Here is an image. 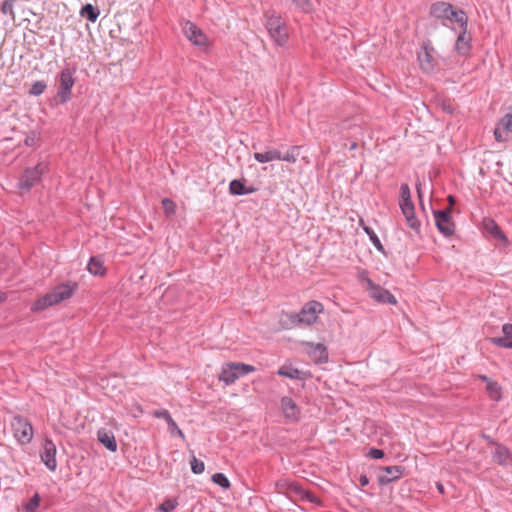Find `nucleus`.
Wrapping results in <instances>:
<instances>
[{
  "instance_id": "1",
  "label": "nucleus",
  "mask_w": 512,
  "mask_h": 512,
  "mask_svg": "<svg viewBox=\"0 0 512 512\" xmlns=\"http://www.w3.org/2000/svg\"><path fill=\"white\" fill-rule=\"evenodd\" d=\"M78 289V284L75 282H66L57 285L50 292L46 293L43 297L39 298L32 306L33 311H42L46 308L59 304L64 300L69 299L74 292Z\"/></svg>"
},
{
  "instance_id": "2",
  "label": "nucleus",
  "mask_w": 512,
  "mask_h": 512,
  "mask_svg": "<svg viewBox=\"0 0 512 512\" xmlns=\"http://www.w3.org/2000/svg\"><path fill=\"white\" fill-rule=\"evenodd\" d=\"M74 73L75 69L65 67L56 76L57 93L53 100L57 105L65 104L72 99V89L75 84Z\"/></svg>"
},
{
  "instance_id": "3",
  "label": "nucleus",
  "mask_w": 512,
  "mask_h": 512,
  "mask_svg": "<svg viewBox=\"0 0 512 512\" xmlns=\"http://www.w3.org/2000/svg\"><path fill=\"white\" fill-rule=\"evenodd\" d=\"M429 14L439 20H450L456 22L458 25L465 24V19L468 18L465 11L462 9H454L453 5L445 1H437L430 6Z\"/></svg>"
},
{
  "instance_id": "4",
  "label": "nucleus",
  "mask_w": 512,
  "mask_h": 512,
  "mask_svg": "<svg viewBox=\"0 0 512 512\" xmlns=\"http://www.w3.org/2000/svg\"><path fill=\"white\" fill-rule=\"evenodd\" d=\"M324 310L323 304L312 300L307 302L299 313L289 315V320L293 325L306 324L311 325L317 321L318 314Z\"/></svg>"
},
{
  "instance_id": "5",
  "label": "nucleus",
  "mask_w": 512,
  "mask_h": 512,
  "mask_svg": "<svg viewBox=\"0 0 512 512\" xmlns=\"http://www.w3.org/2000/svg\"><path fill=\"white\" fill-rule=\"evenodd\" d=\"M266 29L270 38L277 46H284L288 42L289 32L285 21L282 20L281 16L272 14L267 16Z\"/></svg>"
},
{
  "instance_id": "6",
  "label": "nucleus",
  "mask_w": 512,
  "mask_h": 512,
  "mask_svg": "<svg viewBox=\"0 0 512 512\" xmlns=\"http://www.w3.org/2000/svg\"><path fill=\"white\" fill-rule=\"evenodd\" d=\"M11 429L19 444L26 445L32 441L34 431L27 418L15 415L11 420Z\"/></svg>"
},
{
  "instance_id": "7",
  "label": "nucleus",
  "mask_w": 512,
  "mask_h": 512,
  "mask_svg": "<svg viewBox=\"0 0 512 512\" xmlns=\"http://www.w3.org/2000/svg\"><path fill=\"white\" fill-rule=\"evenodd\" d=\"M47 165L38 163L35 167L27 168L21 175L18 181V188L23 192H28L34 187L41 179L42 174L45 173Z\"/></svg>"
},
{
  "instance_id": "8",
  "label": "nucleus",
  "mask_w": 512,
  "mask_h": 512,
  "mask_svg": "<svg viewBox=\"0 0 512 512\" xmlns=\"http://www.w3.org/2000/svg\"><path fill=\"white\" fill-rule=\"evenodd\" d=\"M183 33L190 42L200 49L206 51L210 47V42L206 34L193 22L186 21L184 23Z\"/></svg>"
},
{
  "instance_id": "9",
  "label": "nucleus",
  "mask_w": 512,
  "mask_h": 512,
  "mask_svg": "<svg viewBox=\"0 0 512 512\" xmlns=\"http://www.w3.org/2000/svg\"><path fill=\"white\" fill-rule=\"evenodd\" d=\"M433 215L439 232L446 237L453 235L455 224L451 219L450 209L434 210Z\"/></svg>"
},
{
  "instance_id": "10",
  "label": "nucleus",
  "mask_w": 512,
  "mask_h": 512,
  "mask_svg": "<svg viewBox=\"0 0 512 512\" xmlns=\"http://www.w3.org/2000/svg\"><path fill=\"white\" fill-rule=\"evenodd\" d=\"M434 48L430 41H426L422 45V50L418 52V61L421 69L425 73H431L436 66V60L433 56Z\"/></svg>"
},
{
  "instance_id": "11",
  "label": "nucleus",
  "mask_w": 512,
  "mask_h": 512,
  "mask_svg": "<svg viewBox=\"0 0 512 512\" xmlns=\"http://www.w3.org/2000/svg\"><path fill=\"white\" fill-rule=\"evenodd\" d=\"M369 296L379 303L396 304V298L387 289L375 284L372 280L367 279Z\"/></svg>"
},
{
  "instance_id": "12",
  "label": "nucleus",
  "mask_w": 512,
  "mask_h": 512,
  "mask_svg": "<svg viewBox=\"0 0 512 512\" xmlns=\"http://www.w3.org/2000/svg\"><path fill=\"white\" fill-rule=\"evenodd\" d=\"M460 32L455 42V50L461 56L469 55L471 51V36L467 33L468 18L465 19V24L458 25Z\"/></svg>"
},
{
  "instance_id": "13",
  "label": "nucleus",
  "mask_w": 512,
  "mask_h": 512,
  "mask_svg": "<svg viewBox=\"0 0 512 512\" xmlns=\"http://www.w3.org/2000/svg\"><path fill=\"white\" fill-rule=\"evenodd\" d=\"M42 462L50 471H55L57 468L56 461V445L51 439H45L43 443V450L40 453Z\"/></svg>"
},
{
  "instance_id": "14",
  "label": "nucleus",
  "mask_w": 512,
  "mask_h": 512,
  "mask_svg": "<svg viewBox=\"0 0 512 512\" xmlns=\"http://www.w3.org/2000/svg\"><path fill=\"white\" fill-rule=\"evenodd\" d=\"M306 352L313 362L323 364L328 362V351L325 345L321 343H305Z\"/></svg>"
},
{
  "instance_id": "15",
  "label": "nucleus",
  "mask_w": 512,
  "mask_h": 512,
  "mask_svg": "<svg viewBox=\"0 0 512 512\" xmlns=\"http://www.w3.org/2000/svg\"><path fill=\"white\" fill-rule=\"evenodd\" d=\"M385 474L378 476V482L380 485H388L398 479H400L405 471V467L401 465L385 466L380 468Z\"/></svg>"
},
{
  "instance_id": "16",
  "label": "nucleus",
  "mask_w": 512,
  "mask_h": 512,
  "mask_svg": "<svg viewBox=\"0 0 512 512\" xmlns=\"http://www.w3.org/2000/svg\"><path fill=\"white\" fill-rule=\"evenodd\" d=\"M281 409L284 417L292 422H297L300 419L301 410L296 402L288 396H284L280 400Z\"/></svg>"
},
{
  "instance_id": "17",
  "label": "nucleus",
  "mask_w": 512,
  "mask_h": 512,
  "mask_svg": "<svg viewBox=\"0 0 512 512\" xmlns=\"http://www.w3.org/2000/svg\"><path fill=\"white\" fill-rule=\"evenodd\" d=\"M152 415L155 418L164 419L168 425V430L172 435H177L180 438L185 439L183 431L178 427L168 410H155Z\"/></svg>"
},
{
  "instance_id": "18",
  "label": "nucleus",
  "mask_w": 512,
  "mask_h": 512,
  "mask_svg": "<svg viewBox=\"0 0 512 512\" xmlns=\"http://www.w3.org/2000/svg\"><path fill=\"white\" fill-rule=\"evenodd\" d=\"M485 232L495 240L505 246L508 245V239L498 224L493 219H485L483 222Z\"/></svg>"
},
{
  "instance_id": "19",
  "label": "nucleus",
  "mask_w": 512,
  "mask_h": 512,
  "mask_svg": "<svg viewBox=\"0 0 512 512\" xmlns=\"http://www.w3.org/2000/svg\"><path fill=\"white\" fill-rule=\"evenodd\" d=\"M502 337H491L487 340L498 347L512 349V324H504L502 326Z\"/></svg>"
},
{
  "instance_id": "20",
  "label": "nucleus",
  "mask_w": 512,
  "mask_h": 512,
  "mask_svg": "<svg viewBox=\"0 0 512 512\" xmlns=\"http://www.w3.org/2000/svg\"><path fill=\"white\" fill-rule=\"evenodd\" d=\"M97 439L109 451L115 452L117 450V442L112 431L105 428L99 429L97 432Z\"/></svg>"
},
{
  "instance_id": "21",
  "label": "nucleus",
  "mask_w": 512,
  "mask_h": 512,
  "mask_svg": "<svg viewBox=\"0 0 512 512\" xmlns=\"http://www.w3.org/2000/svg\"><path fill=\"white\" fill-rule=\"evenodd\" d=\"M244 182L245 180H232L229 184V193L235 196H242L254 193L256 191L253 186L246 187Z\"/></svg>"
},
{
  "instance_id": "22",
  "label": "nucleus",
  "mask_w": 512,
  "mask_h": 512,
  "mask_svg": "<svg viewBox=\"0 0 512 512\" xmlns=\"http://www.w3.org/2000/svg\"><path fill=\"white\" fill-rule=\"evenodd\" d=\"M496 449L492 454L493 461L499 465H507L508 460L511 457L509 449L503 444H496Z\"/></svg>"
},
{
  "instance_id": "23",
  "label": "nucleus",
  "mask_w": 512,
  "mask_h": 512,
  "mask_svg": "<svg viewBox=\"0 0 512 512\" xmlns=\"http://www.w3.org/2000/svg\"><path fill=\"white\" fill-rule=\"evenodd\" d=\"M281 152L277 149H270L265 152H255L253 158L259 163H268L274 160H280Z\"/></svg>"
},
{
  "instance_id": "24",
  "label": "nucleus",
  "mask_w": 512,
  "mask_h": 512,
  "mask_svg": "<svg viewBox=\"0 0 512 512\" xmlns=\"http://www.w3.org/2000/svg\"><path fill=\"white\" fill-rule=\"evenodd\" d=\"M236 373L232 370L229 363H225L221 368V373L218 376V380L225 383V385H231L237 380Z\"/></svg>"
},
{
  "instance_id": "25",
  "label": "nucleus",
  "mask_w": 512,
  "mask_h": 512,
  "mask_svg": "<svg viewBox=\"0 0 512 512\" xmlns=\"http://www.w3.org/2000/svg\"><path fill=\"white\" fill-rule=\"evenodd\" d=\"M99 15L100 10L90 3L83 5L80 10V16L92 23L96 22Z\"/></svg>"
},
{
  "instance_id": "26",
  "label": "nucleus",
  "mask_w": 512,
  "mask_h": 512,
  "mask_svg": "<svg viewBox=\"0 0 512 512\" xmlns=\"http://www.w3.org/2000/svg\"><path fill=\"white\" fill-rule=\"evenodd\" d=\"M87 269L92 275L95 276H103L106 272L103 261L96 256L90 258Z\"/></svg>"
},
{
  "instance_id": "27",
  "label": "nucleus",
  "mask_w": 512,
  "mask_h": 512,
  "mask_svg": "<svg viewBox=\"0 0 512 512\" xmlns=\"http://www.w3.org/2000/svg\"><path fill=\"white\" fill-rule=\"evenodd\" d=\"M359 223L363 227L364 232L368 235L371 243L376 248V250L381 253H384L385 252L384 247H383L379 237L374 232V230L372 228H370L369 226L364 225V221L362 219H360Z\"/></svg>"
},
{
  "instance_id": "28",
  "label": "nucleus",
  "mask_w": 512,
  "mask_h": 512,
  "mask_svg": "<svg viewBox=\"0 0 512 512\" xmlns=\"http://www.w3.org/2000/svg\"><path fill=\"white\" fill-rule=\"evenodd\" d=\"M231 366L232 370L236 373L237 378L245 376L249 373H252L256 370L253 365L240 363V362H228Z\"/></svg>"
},
{
  "instance_id": "29",
  "label": "nucleus",
  "mask_w": 512,
  "mask_h": 512,
  "mask_svg": "<svg viewBox=\"0 0 512 512\" xmlns=\"http://www.w3.org/2000/svg\"><path fill=\"white\" fill-rule=\"evenodd\" d=\"M277 374L279 376H283V377H286V378H289V379H302V372L297 369V368H294L292 366H288V365H283L281 366L278 371H277Z\"/></svg>"
},
{
  "instance_id": "30",
  "label": "nucleus",
  "mask_w": 512,
  "mask_h": 512,
  "mask_svg": "<svg viewBox=\"0 0 512 512\" xmlns=\"http://www.w3.org/2000/svg\"><path fill=\"white\" fill-rule=\"evenodd\" d=\"M486 391L492 400L499 401L501 399V387L497 382H489L486 385Z\"/></svg>"
},
{
  "instance_id": "31",
  "label": "nucleus",
  "mask_w": 512,
  "mask_h": 512,
  "mask_svg": "<svg viewBox=\"0 0 512 512\" xmlns=\"http://www.w3.org/2000/svg\"><path fill=\"white\" fill-rule=\"evenodd\" d=\"M41 497L38 493H35L31 499L23 505L25 512H36L40 505Z\"/></svg>"
},
{
  "instance_id": "32",
  "label": "nucleus",
  "mask_w": 512,
  "mask_h": 512,
  "mask_svg": "<svg viewBox=\"0 0 512 512\" xmlns=\"http://www.w3.org/2000/svg\"><path fill=\"white\" fill-rule=\"evenodd\" d=\"M47 88V83L43 80H38L32 83L29 94L33 96H40Z\"/></svg>"
},
{
  "instance_id": "33",
  "label": "nucleus",
  "mask_w": 512,
  "mask_h": 512,
  "mask_svg": "<svg viewBox=\"0 0 512 512\" xmlns=\"http://www.w3.org/2000/svg\"><path fill=\"white\" fill-rule=\"evenodd\" d=\"M291 2L304 13H310L314 8L312 0H291Z\"/></svg>"
},
{
  "instance_id": "34",
  "label": "nucleus",
  "mask_w": 512,
  "mask_h": 512,
  "mask_svg": "<svg viewBox=\"0 0 512 512\" xmlns=\"http://www.w3.org/2000/svg\"><path fill=\"white\" fill-rule=\"evenodd\" d=\"M299 155V147L292 146L285 154L281 153L280 160L295 163Z\"/></svg>"
},
{
  "instance_id": "35",
  "label": "nucleus",
  "mask_w": 512,
  "mask_h": 512,
  "mask_svg": "<svg viewBox=\"0 0 512 512\" xmlns=\"http://www.w3.org/2000/svg\"><path fill=\"white\" fill-rule=\"evenodd\" d=\"M15 2H16V0H4L0 7L1 13L4 15H9V16H11L12 19H14L15 18V13H14Z\"/></svg>"
},
{
  "instance_id": "36",
  "label": "nucleus",
  "mask_w": 512,
  "mask_h": 512,
  "mask_svg": "<svg viewBox=\"0 0 512 512\" xmlns=\"http://www.w3.org/2000/svg\"><path fill=\"white\" fill-rule=\"evenodd\" d=\"M161 203H162L163 211L167 217H171V216L175 215L176 204L174 203V201H172L169 198H164Z\"/></svg>"
},
{
  "instance_id": "37",
  "label": "nucleus",
  "mask_w": 512,
  "mask_h": 512,
  "mask_svg": "<svg viewBox=\"0 0 512 512\" xmlns=\"http://www.w3.org/2000/svg\"><path fill=\"white\" fill-rule=\"evenodd\" d=\"M212 481L223 489H229L231 486L229 479L223 473L213 474Z\"/></svg>"
},
{
  "instance_id": "38",
  "label": "nucleus",
  "mask_w": 512,
  "mask_h": 512,
  "mask_svg": "<svg viewBox=\"0 0 512 512\" xmlns=\"http://www.w3.org/2000/svg\"><path fill=\"white\" fill-rule=\"evenodd\" d=\"M407 225L414 230L417 234L420 233V222L415 216V212H412L411 214H404Z\"/></svg>"
},
{
  "instance_id": "39",
  "label": "nucleus",
  "mask_w": 512,
  "mask_h": 512,
  "mask_svg": "<svg viewBox=\"0 0 512 512\" xmlns=\"http://www.w3.org/2000/svg\"><path fill=\"white\" fill-rule=\"evenodd\" d=\"M177 505L178 502L176 499H165L163 503L159 505L158 510L160 512H172Z\"/></svg>"
},
{
  "instance_id": "40",
  "label": "nucleus",
  "mask_w": 512,
  "mask_h": 512,
  "mask_svg": "<svg viewBox=\"0 0 512 512\" xmlns=\"http://www.w3.org/2000/svg\"><path fill=\"white\" fill-rule=\"evenodd\" d=\"M499 126L506 132L512 133V114H506L499 121Z\"/></svg>"
},
{
  "instance_id": "41",
  "label": "nucleus",
  "mask_w": 512,
  "mask_h": 512,
  "mask_svg": "<svg viewBox=\"0 0 512 512\" xmlns=\"http://www.w3.org/2000/svg\"><path fill=\"white\" fill-rule=\"evenodd\" d=\"M205 464L203 461L198 460L195 456H193L191 460V470L194 474H201L204 472Z\"/></svg>"
},
{
  "instance_id": "42",
  "label": "nucleus",
  "mask_w": 512,
  "mask_h": 512,
  "mask_svg": "<svg viewBox=\"0 0 512 512\" xmlns=\"http://www.w3.org/2000/svg\"><path fill=\"white\" fill-rule=\"evenodd\" d=\"M400 208H401L403 215L411 214L412 212H415V207L413 205L412 200L400 201Z\"/></svg>"
},
{
  "instance_id": "43",
  "label": "nucleus",
  "mask_w": 512,
  "mask_h": 512,
  "mask_svg": "<svg viewBox=\"0 0 512 512\" xmlns=\"http://www.w3.org/2000/svg\"><path fill=\"white\" fill-rule=\"evenodd\" d=\"M401 201L411 200V193L408 184H402L400 187Z\"/></svg>"
},
{
  "instance_id": "44",
  "label": "nucleus",
  "mask_w": 512,
  "mask_h": 512,
  "mask_svg": "<svg viewBox=\"0 0 512 512\" xmlns=\"http://www.w3.org/2000/svg\"><path fill=\"white\" fill-rule=\"evenodd\" d=\"M384 455V451L378 448H371L367 454V456L373 459H382Z\"/></svg>"
},
{
  "instance_id": "45",
  "label": "nucleus",
  "mask_w": 512,
  "mask_h": 512,
  "mask_svg": "<svg viewBox=\"0 0 512 512\" xmlns=\"http://www.w3.org/2000/svg\"><path fill=\"white\" fill-rule=\"evenodd\" d=\"M494 137L497 142H504L507 140L506 137L503 136V132L501 131L500 127L495 128Z\"/></svg>"
},
{
  "instance_id": "46",
  "label": "nucleus",
  "mask_w": 512,
  "mask_h": 512,
  "mask_svg": "<svg viewBox=\"0 0 512 512\" xmlns=\"http://www.w3.org/2000/svg\"><path fill=\"white\" fill-rule=\"evenodd\" d=\"M481 437L489 444V445H496L498 442H496L491 436L487 434H482Z\"/></svg>"
},
{
  "instance_id": "47",
  "label": "nucleus",
  "mask_w": 512,
  "mask_h": 512,
  "mask_svg": "<svg viewBox=\"0 0 512 512\" xmlns=\"http://www.w3.org/2000/svg\"><path fill=\"white\" fill-rule=\"evenodd\" d=\"M359 483L362 487L367 486L369 484V478L367 475H361L359 478Z\"/></svg>"
},
{
  "instance_id": "48",
  "label": "nucleus",
  "mask_w": 512,
  "mask_h": 512,
  "mask_svg": "<svg viewBox=\"0 0 512 512\" xmlns=\"http://www.w3.org/2000/svg\"><path fill=\"white\" fill-rule=\"evenodd\" d=\"M416 189H417L418 196H419V198H420L421 206L423 207V203H422V192H421V184H420V183L416 184Z\"/></svg>"
},
{
  "instance_id": "49",
  "label": "nucleus",
  "mask_w": 512,
  "mask_h": 512,
  "mask_svg": "<svg viewBox=\"0 0 512 512\" xmlns=\"http://www.w3.org/2000/svg\"><path fill=\"white\" fill-rule=\"evenodd\" d=\"M478 378L481 379L482 381L486 382V384H488L489 382H491L492 380L490 378H488L486 375H478Z\"/></svg>"
},
{
  "instance_id": "50",
  "label": "nucleus",
  "mask_w": 512,
  "mask_h": 512,
  "mask_svg": "<svg viewBox=\"0 0 512 512\" xmlns=\"http://www.w3.org/2000/svg\"><path fill=\"white\" fill-rule=\"evenodd\" d=\"M33 142H34V138L33 137H27L25 139V144L28 145V146L32 145Z\"/></svg>"
},
{
  "instance_id": "51",
  "label": "nucleus",
  "mask_w": 512,
  "mask_h": 512,
  "mask_svg": "<svg viewBox=\"0 0 512 512\" xmlns=\"http://www.w3.org/2000/svg\"><path fill=\"white\" fill-rule=\"evenodd\" d=\"M437 489L440 493H444V486L441 483H437Z\"/></svg>"
},
{
  "instance_id": "52",
  "label": "nucleus",
  "mask_w": 512,
  "mask_h": 512,
  "mask_svg": "<svg viewBox=\"0 0 512 512\" xmlns=\"http://www.w3.org/2000/svg\"><path fill=\"white\" fill-rule=\"evenodd\" d=\"M356 147H357V143H356V142H353V143H351V145H350L349 149H350V150H354V149H356Z\"/></svg>"
},
{
  "instance_id": "53",
  "label": "nucleus",
  "mask_w": 512,
  "mask_h": 512,
  "mask_svg": "<svg viewBox=\"0 0 512 512\" xmlns=\"http://www.w3.org/2000/svg\"><path fill=\"white\" fill-rule=\"evenodd\" d=\"M291 487H292L296 492H302V490H301L299 487L295 486V485H291Z\"/></svg>"
},
{
  "instance_id": "54",
  "label": "nucleus",
  "mask_w": 512,
  "mask_h": 512,
  "mask_svg": "<svg viewBox=\"0 0 512 512\" xmlns=\"http://www.w3.org/2000/svg\"><path fill=\"white\" fill-rule=\"evenodd\" d=\"M449 202H453V197L452 196H449Z\"/></svg>"
},
{
  "instance_id": "55",
  "label": "nucleus",
  "mask_w": 512,
  "mask_h": 512,
  "mask_svg": "<svg viewBox=\"0 0 512 512\" xmlns=\"http://www.w3.org/2000/svg\"><path fill=\"white\" fill-rule=\"evenodd\" d=\"M3 299V294L0 292V301Z\"/></svg>"
}]
</instances>
